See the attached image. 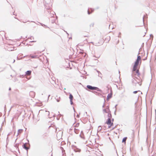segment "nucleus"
I'll use <instances>...</instances> for the list:
<instances>
[{
  "instance_id": "nucleus-5",
  "label": "nucleus",
  "mask_w": 156,
  "mask_h": 156,
  "mask_svg": "<svg viewBox=\"0 0 156 156\" xmlns=\"http://www.w3.org/2000/svg\"><path fill=\"white\" fill-rule=\"evenodd\" d=\"M27 144L25 143L23 145V147L25 149H26L27 150L29 148H28L26 146Z\"/></svg>"
},
{
  "instance_id": "nucleus-8",
  "label": "nucleus",
  "mask_w": 156,
  "mask_h": 156,
  "mask_svg": "<svg viewBox=\"0 0 156 156\" xmlns=\"http://www.w3.org/2000/svg\"><path fill=\"white\" fill-rule=\"evenodd\" d=\"M126 139H127L126 137H125V138H123L122 139V142L125 143Z\"/></svg>"
},
{
  "instance_id": "nucleus-19",
  "label": "nucleus",
  "mask_w": 156,
  "mask_h": 156,
  "mask_svg": "<svg viewBox=\"0 0 156 156\" xmlns=\"http://www.w3.org/2000/svg\"><path fill=\"white\" fill-rule=\"evenodd\" d=\"M88 14H90V13H89V12H88Z\"/></svg>"
},
{
  "instance_id": "nucleus-11",
  "label": "nucleus",
  "mask_w": 156,
  "mask_h": 156,
  "mask_svg": "<svg viewBox=\"0 0 156 156\" xmlns=\"http://www.w3.org/2000/svg\"><path fill=\"white\" fill-rule=\"evenodd\" d=\"M101 126H99L98 127V130H100L101 129Z\"/></svg>"
},
{
  "instance_id": "nucleus-7",
  "label": "nucleus",
  "mask_w": 156,
  "mask_h": 156,
  "mask_svg": "<svg viewBox=\"0 0 156 156\" xmlns=\"http://www.w3.org/2000/svg\"><path fill=\"white\" fill-rule=\"evenodd\" d=\"M26 74L27 75H29L31 73V71H27V72H26Z\"/></svg>"
},
{
  "instance_id": "nucleus-18",
  "label": "nucleus",
  "mask_w": 156,
  "mask_h": 156,
  "mask_svg": "<svg viewBox=\"0 0 156 156\" xmlns=\"http://www.w3.org/2000/svg\"><path fill=\"white\" fill-rule=\"evenodd\" d=\"M73 109H74V111H75V109H74V108H73Z\"/></svg>"
},
{
  "instance_id": "nucleus-1",
  "label": "nucleus",
  "mask_w": 156,
  "mask_h": 156,
  "mask_svg": "<svg viewBox=\"0 0 156 156\" xmlns=\"http://www.w3.org/2000/svg\"><path fill=\"white\" fill-rule=\"evenodd\" d=\"M141 57L140 56H138L137 59L135 62V64L134 66L133 70L135 71L136 70L137 67L139 64V61H140Z\"/></svg>"
},
{
  "instance_id": "nucleus-2",
  "label": "nucleus",
  "mask_w": 156,
  "mask_h": 156,
  "mask_svg": "<svg viewBox=\"0 0 156 156\" xmlns=\"http://www.w3.org/2000/svg\"><path fill=\"white\" fill-rule=\"evenodd\" d=\"M87 87L89 89L91 90H97L98 91H100L98 87H93L90 85H87Z\"/></svg>"
},
{
  "instance_id": "nucleus-15",
  "label": "nucleus",
  "mask_w": 156,
  "mask_h": 156,
  "mask_svg": "<svg viewBox=\"0 0 156 156\" xmlns=\"http://www.w3.org/2000/svg\"><path fill=\"white\" fill-rule=\"evenodd\" d=\"M57 101L58 102H59V100H57Z\"/></svg>"
},
{
  "instance_id": "nucleus-9",
  "label": "nucleus",
  "mask_w": 156,
  "mask_h": 156,
  "mask_svg": "<svg viewBox=\"0 0 156 156\" xmlns=\"http://www.w3.org/2000/svg\"><path fill=\"white\" fill-rule=\"evenodd\" d=\"M69 98V99H70V100H72L73 98V96L71 94H70Z\"/></svg>"
},
{
  "instance_id": "nucleus-14",
  "label": "nucleus",
  "mask_w": 156,
  "mask_h": 156,
  "mask_svg": "<svg viewBox=\"0 0 156 156\" xmlns=\"http://www.w3.org/2000/svg\"><path fill=\"white\" fill-rule=\"evenodd\" d=\"M46 112H47V113L48 115L49 114V112L48 111H46Z\"/></svg>"
},
{
  "instance_id": "nucleus-13",
  "label": "nucleus",
  "mask_w": 156,
  "mask_h": 156,
  "mask_svg": "<svg viewBox=\"0 0 156 156\" xmlns=\"http://www.w3.org/2000/svg\"><path fill=\"white\" fill-rule=\"evenodd\" d=\"M70 103H71V105H72L73 104L72 100H70Z\"/></svg>"
},
{
  "instance_id": "nucleus-4",
  "label": "nucleus",
  "mask_w": 156,
  "mask_h": 156,
  "mask_svg": "<svg viewBox=\"0 0 156 156\" xmlns=\"http://www.w3.org/2000/svg\"><path fill=\"white\" fill-rule=\"evenodd\" d=\"M112 97V94L111 93V94H109L107 98V101H108L110 98H111Z\"/></svg>"
},
{
  "instance_id": "nucleus-12",
  "label": "nucleus",
  "mask_w": 156,
  "mask_h": 156,
  "mask_svg": "<svg viewBox=\"0 0 156 156\" xmlns=\"http://www.w3.org/2000/svg\"><path fill=\"white\" fill-rule=\"evenodd\" d=\"M103 111H104V112H105V113H107L108 112V111H107L106 109H104L103 110Z\"/></svg>"
},
{
  "instance_id": "nucleus-6",
  "label": "nucleus",
  "mask_w": 156,
  "mask_h": 156,
  "mask_svg": "<svg viewBox=\"0 0 156 156\" xmlns=\"http://www.w3.org/2000/svg\"><path fill=\"white\" fill-rule=\"evenodd\" d=\"M139 92V93H140V94H142V92H140V91H139V90L138 91H134V92H133V93L134 94H136V93H137V92Z\"/></svg>"
},
{
  "instance_id": "nucleus-16",
  "label": "nucleus",
  "mask_w": 156,
  "mask_h": 156,
  "mask_svg": "<svg viewBox=\"0 0 156 156\" xmlns=\"http://www.w3.org/2000/svg\"><path fill=\"white\" fill-rule=\"evenodd\" d=\"M32 57L33 58H34V56H32Z\"/></svg>"
},
{
  "instance_id": "nucleus-3",
  "label": "nucleus",
  "mask_w": 156,
  "mask_h": 156,
  "mask_svg": "<svg viewBox=\"0 0 156 156\" xmlns=\"http://www.w3.org/2000/svg\"><path fill=\"white\" fill-rule=\"evenodd\" d=\"M107 123L108 125L109 128H110L111 126L113 124V123L111 122V120L110 119H108V121L107 122Z\"/></svg>"
},
{
  "instance_id": "nucleus-10",
  "label": "nucleus",
  "mask_w": 156,
  "mask_h": 156,
  "mask_svg": "<svg viewBox=\"0 0 156 156\" xmlns=\"http://www.w3.org/2000/svg\"><path fill=\"white\" fill-rule=\"evenodd\" d=\"M22 130H23L22 129H19L18 130V134H19V133H21L22 131Z\"/></svg>"
},
{
  "instance_id": "nucleus-17",
  "label": "nucleus",
  "mask_w": 156,
  "mask_h": 156,
  "mask_svg": "<svg viewBox=\"0 0 156 156\" xmlns=\"http://www.w3.org/2000/svg\"><path fill=\"white\" fill-rule=\"evenodd\" d=\"M138 71L137 70H136V73H137Z\"/></svg>"
}]
</instances>
